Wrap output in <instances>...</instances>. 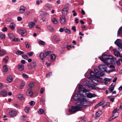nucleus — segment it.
<instances>
[{
    "label": "nucleus",
    "instance_id": "15",
    "mask_svg": "<svg viewBox=\"0 0 122 122\" xmlns=\"http://www.w3.org/2000/svg\"><path fill=\"white\" fill-rule=\"evenodd\" d=\"M16 26L15 24L13 23H11L10 25V27L12 30H14L15 29V27Z\"/></svg>",
    "mask_w": 122,
    "mask_h": 122
},
{
    "label": "nucleus",
    "instance_id": "51",
    "mask_svg": "<svg viewBox=\"0 0 122 122\" xmlns=\"http://www.w3.org/2000/svg\"><path fill=\"white\" fill-rule=\"evenodd\" d=\"M104 80L106 81H111L112 80V79L110 78H106L104 79Z\"/></svg>",
    "mask_w": 122,
    "mask_h": 122
},
{
    "label": "nucleus",
    "instance_id": "38",
    "mask_svg": "<svg viewBox=\"0 0 122 122\" xmlns=\"http://www.w3.org/2000/svg\"><path fill=\"white\" fill-rule=\"evenodd\" d=\"M34 52L33 51H31L30 52H28L27 53V54L29 56H32L34 54Z\"/></svg>",
    "mask_w": 122,
    "mask_h": 122
},
{
    "label": "nucleus",
    "instance_id": "9",
    "mask_svg": "<svg viewBox=\"0 0 122 122\" xmlns=\"http://www.w3.org/2000/svg\"><path fill=\"white\" fill-rule=\"evenodd\" d=\"M60 23L61 24H65L66 22V19L65 16L63 15L61 16L60 18Z\"/></svg>",
    "mask_w": 122,
    "mask_h": 122
},
{
    "label": "nucleus",
    "instance_id": "6",
    "mask_svg": "<svg viewBox=\"0 0 122 122\" xmlns=\"http://www.w3.org/2000/svg\"><path fill=\"white\" fill-rule=\"evenodd\" d=\"M115 44L121 49L122 48V42L120 39H117L115 41Z\"/></svg>",
    "mask_w": 122,
    "mask_h": 122
},
{
    "label": "nucleus",
    "instance_id": "13",
    "mask_svg": "<svg viewBox=\"0 0 122 122\" xmlns=\"http://www.w3.org/2000/svg\"><path fill=\"white\" fill-rule=\"evenodd\" d=\"M7 92L5 90L1 91L0 92V94L3 97H6L7 94Z\"/></svg>",
    "mask_w": 122,
    "mask_h": 122
},
{
    "label": "nucleus",
    "instance_id": "16",
    "mask_svg": "<svg viewBox=\"0 0 122 122\" xmlns=\"http://www.w3.org/2000/svg\"><path fill=\"white\" fill-rule=\"evenodd\" d=\"M47 28L51 32H53L54 31V28L52 26L50 25H47Z\"/></svg>",
    "mask_w": 122,
    "mask_h": 122
},
{
    "label": "nucleus",
    "instance_id": "28",
    "mask_svg": "<svg viewBox=\"0 0 122 122\" xmlns=\"http://www.w3.org/2000/svg\"><path fill=\"white\" fill-rule=\"evenodd\" d=\"M114 86L115 85H113V84H112L111 85L110 87L109 88V90L111 92L114 89Z\"/></svg>",
    "mask_w": 122,
    "mask_h": 122
},
{
    "label": "nucleus",
    "instance_id": "30",
    "mask_svg": "<svg viewBox=\"0 0 122 122\" xmlns=\"http://www.w3.org/2000/svg\"><path fill=\"white\" fill-rule=\"evenodd\" d=\"M8 68L6 65L3 66V71L4 72H6L8 71Z\"/></svg>",
    "mask_w": 122,
    "mask_h": 122
},
{
    "label": "nucleus",
    "instance_id": "56",
    "mask_svg": "<svg viewBox=\"0 0 122 122\" xmlns=\"http://www.w3.org/2000/svg\"><path fill=\"white\" fill-rule=\"evenodd\" d=\"M7 30V28L6 27H5L3 29L2 31L4 32H5Z\"/></svg>",
    "mask_w": 122,
    "mask_h": 122
},
{
    "label": "nucleus",
    "instance_id": "10",
    "mask_svg": "<svg viewBox=\"0 0 122 122\" xmlns=\"http://www.w3.org/2000/svg\"><path fill=\"white\" fill-rule=\"evenodd\" d=\"M25 7L24 6H21L19 10V13L20 14H23L25 12Z\"/></svg>",
    "mask_w": 122,
    "mask_h": 122
},
{
    "label": "nucleus",
    "instance_id": "48",
    "mask_svg": "<svg viewBox=\"0 0 122 122\" xmlns=\"http://www.w3.org/2000/svg\"><path fill=\"white\" fill-rule=\"evenodd\" d=\"M32 66L34 67H35L36 66V62H33Z\"/></svg>",
    "mask_w": 122,
    "mask_h": 122
},
{
    "label": "nucleus",
    "instance_id": "35",
    "mask_svg": "<svg viewBox=\"0 0 122 122\" xmlns=\"http://www.w3.org/2000/svg\"><path fill=\"white\" fill-rule=\"evenodd\" d=\"M5 35L4 34H2L0 35V37L1 38L4 39L5 38Z\"/></svg>",
    "mask_w": 122,
    "mask_h": 122
},
{
    "label": "nucleus",
    "instance_id": "31",
    "mask_svg": "<svg viewBox=\"0 0 122 122\" xmlns=\"http://www.w3.org/2000/svg\"><path fill=\"white\" fill-rule=\"evenodd\" d=\"M24 53V52L20 51H18L16 52V54L18 55H20Z\"/></svg>",
    "mask_w": 122,
    "mask_h": 122
},
{
    "label": "nucleus",
    "instance_id": "61",
    "mask_svg": "<svg viewBox=\"0 0 122 122\" xmlns=\"http://www.w3.org/2000/svg\"><path fill=\"white\" fill-rule=\"evenodd\" d=\"M21 118V119L23 120H25L26 119L25 116H23Z\"/></svg>",
    "mask_w": 122,
    "mask_h": 122
},
{
    "label": "nucleus",
    "instance_id": "55",
    "mask_svg": "<svg viewBox=\"0 0 122 122\" xmlns=\"http://www.w3.org/2000/svg\"><path fill=\"white\" fill-rule=\"evenodd\" d=\"M63 11H65L66 13H67L68 12L67 9V8H64L63 9Z\"/></svg>",
    "mask_w": 122,
    "mask_h": 122
},
{
    "label": "nucleus",
    "instance_id": "2",
    "mask_svg": "<svg viewBox=\"0 0 122 122\" xmlns=\"http://www.w3.org/2000/svg\"><path fill=\"white\" fill-rule=\"evenodd\" d=\"M98 58L106 64L108 65L107 60L109 59H112L113 57L112 56L108 55H103L102 56V57L99 56Z\"/></svg>",
    "mask_w": 122,
    "mask_h": 122
},
{
    "label": "nucleus",
    "instance_id": "34",
    "mask_svg": "<svg viewBox=\"0 0 122 122\" xmlns=\"http://www.w3.org/2000/svg\"><path fill=\"white\" fill-rule=\"evenodd\" d=\"M117 111L115 109H114L112 112V114H114L115 116H117V113L118 114V113L117 112Z\"/></svg>",
    "mask_w": 122,
    "mask_h": 122
},
{
    "label": "nucleus",
    "instance_id": "37",
    "mask_svg": "<svg viewBox=\"0 0 122 122\" xmlns=\"http://www.w3.org/2000/svg\"><path fill=\"white\" fill-rule=\"evenodd\" d=\"M45 6L46 8H50L52 7V5L49 4H46L45 5Z\"/></svg>",
    "mask_w": 122,
    "mask_h": 122
},
{
    "label": "nucleus",
    "instance_id": "63",
    "mask_svg": "<svg viewBox=\"0 0 122 122\" xmlns=\"http://www.w3.org/2000/svg\"><path fill=\"white\" fill-rule=\"evenodd\" d=\"M42 19L43 21H46V17H43L42 18Z\"/></svg>",
    "mask_w": 122,
    "mask_h": 122
},
{
    "label": "nucleus",
    "instance_id": "27",
    "mask_svg": "<svg viewBox=\"0 0 122 122\" xmlns=\"http://www.w3.org/2000/svg\"><path fill=\"white\" fill-rule=\"evenodd\" d=\"M64 29L65 32L66 33L69 34L71 33V31L68 29L66 27H64Z\"/></svg>",
    "mask_w": 122,
    "mask_h": 122
},
{
    "label": "nucleus",
    "instance_id": "5",
    "mask_svg": "<svg viewBox=\"0 0 122 122\" xmlns=\"http://www.w3.org/2000/svg\"><path fill=\"white\" fill-rule=\"evenodd\" d=\"M46 53V55H50V58L51 60L53 61L55 59L56 56L55 54H53L52 52L51 51H47Z\"/></svg>",
    "mask_w": 122,
    "mask_h": 122
},
{
    "label": "nucleus",
    "instance_id": "17",
    "mask_svg": "<svg viewBox=\"0 0 122 122\" xmlns=\"http://www.w3.org/2000/svg\"><path fill=\"white\" fill-rule=\"evenodd\" d=\"M86 96L88 98H90L95 97L96 96V95L95 94H92L91 93H87Z\"/></svg>",
    "mask_w": 122,
    "mask_h": 122
},
{
    "label": "nucleus",
    "instance_id": "42",
    "mask_svg": "<svg viewBox=\"0 0 122 122\" xmlns=\"http://www.w3.org/2000/svg\"><path fill=\"white\" fill-rule=\"evenodd\" d=\"M25 85V83L24 82H22V83L21 84L20 88L21 89H22V88L24 87V85Z\"/></svg>",
    "mask_w": 122,
    "mask_h": 122
},
{
    "label": "nucleus",
    "instance_id": "44",
    "mask_svg": "<svg viewBox=\"0 0 122 122\" xmlns=\"http://www.w3.org/2000/svg\"><path fill=\"white\" fill-rule=\"evenodd\" d=\"M90 74L92 76H96V74L93 72L92 71H91L90 72Z\"/></svg>",
    "mask_w": 122,
    "mask_h": 122
},
{
    "label": "nucleus",
    "instance_id": "40",
    "mask_svg": "<svg viewBox=\"0 0 122 122\" xmlns=\"http://www.w3.org/2000/svg\"><path fill=\"white\" fill-rule=\"evenodd\" d=\"M29 103L31 106H33L35 104V102L33 101H31Z\"/></svg>",
    "mask_w": 122,
    "mask_h": 122
},
{
    "label": "nucleus",
    "instance_id": "57",
    "mask_svg": "<svg viewBox=\"0 0 122 122\" xmlns=\"http://www.w3.org/2000/svg\"><path fill=\"white\" fill-rule=\"evenodd\" d=\"M14 106L17 108H18L19 107V106L18 104H14Z\"/></svg>",
    "mask_w": 122,
    "mask_h": 122
},
{
    "label": "nucleus",
    "instance_id": "36",
    "mask_svg": "<svg viewBox=\"0 0 122 122\" xmlns=\"http://www.w3.org/2000/svg\"><path fill=\"white\" fill-rule=\"evenodd\" d=\"M30 107H27L25 109V111L26 113H28L30 110Z\"/></svg>",
    "mask_w": 122,
    "mask_h": 122
},
{
    "label": "nucleus",
    "instance_id": "22",
    "mask_svg": "<svg viewBox=\"0 0 122 122\" xmlns=\"http://www.w3.org/2000/svg\"><path fill=\"white\" fill-rule=\"evenodd\" d=\"M17 97L20 100H23L24 99V97L22 95L20 94H18L17 95Z\"/></svg>",
    "mask_w": 122,
    "mask_h": 122
},
{
    "label": "nucleus",
    "instance_id": "7",
    "mask_svg": "<svg viewBox=\"0 0 122 122\" xmlns=\"http://www.w3.org/2000/svg\"><path fill=\"white\" fill-rule=\"evenodd\" d=\"M99 69L102 71H106L107 67L105 65H100L98 66Z\"/></svg>",
    "mask_w": 122,
    "mask_h": 122
},
{
    "label": "nucleus",
    "instance_id": "14",
    "mask_svg": "<svg viewBox=\"0 0 122 122\" xmlns=\"http://www.w3.org/2000/svg\"><path fill=\"white\" fill-rule=\"evenodd\" d=\"M113 51L115 56L117 57H119L120 56V52L117 50L116 49H114Z\"/></svg>",
    "mask_w": 122,
    "mask_h": 122
},
{
    "label": "nucleus",
    "instance_id": "59",
    "mask_svg": "<svg viewBox=\"0 0 122 122\" xmlns=\"http://www.w3.org/2000/svg\"><path fill=\"white\" fill-rule=\"evenodd\" d=\"M76 27L75 26H73L72 27V29L74 31V32L76 31V29L75 28Z\"/></svg>",
    "mask_w": 122,
    "mask_h": 122
},
{
    "label": "nucleus",
    "instance_id": "43",
    "mask_svg": "<svg viewBox=\"0 0 122 122\" xmlns=\"http://www.w3.org/2000/svg\"><path fill=\"white\" fill-rule=\"evenodd\" d=\"M57 36L55 35H53L52 37V40L54 41H55L57 38Z\"/></svg>",
    "mask_w": 122,
    "mask_h": 122
},
{
    "label": "nucleus",
    "instance_id": "50",
    "mask_svg": "<svg viewBox=\"0 0 122 122\" xmlns=\"http://www.w3.org/2000/svg\"><path fill=\"white\" fill-rule=\"evenodd\" d=\"M22 57L25 59H27L28 58V56L26 55H23Z\"/></svg>",
    "mask_w": 122,
    "mask_h": 122
},
{
    "label": "nucleus",
    "instance_id": "53",
    "mask_svg": "<svg viewBox=\"0 0 122 122\" xmlns=\"http://www.w3.org/2000/svg\"><path fill=\"white\" fill-rule=\"evenodd\" d=\"M17 20L18 21H20L22 20V18L21 17H18L17 18Z\"/></svg>",
    "mask_w": 122,
    "mask_h": 122
},
{
    "label": "nucleus",
    "instance_id": "45",
    "mask_svg": "<svg viewBox=\"0 0 122 122\" xmlns=\"http://www.w3.org/2000/svg\"><path fill=\"white\" fill-rule=\"evenodd\" d=\"M25 45L26 47V48H29V44L28 42H25Z\"/></svg>",
    "mask_w": 122,
    "mask_h": 122
},
{
    "label": "nucleus",
    "instance_id": "52",
    "mask_svg": "<svg viewBox=\"0 0 122 122\" xmlns=\"http://www.w3.org/2000/svg\"><path fill=\"white\" fill-rule=\"evenodd\" d=\"M72 12L73 13V15L74 16H76L77 15V13L75 12V10H73L72 11Z\"/></svg>",
    "mask_w": 122,
    "mask_h": 122
},
{
    "label": "nucleus",
    "instance_id": "58",
    "mask_svg": "<svg viewBox=\"0 0 122 122\" xmlns=\"http://www.w3.org/2000/svg\"><path fill=\"white\" fill-rule=\"evenodd\" d=\"M95 71L96 72L97 74L98 75L99 74V71L97 69H95Z\"/></svg>",
    "mask_w": 122,
    "mask_h": 122
},
{
    "label": "nucleus",
    "instance_id": "20",
    "mask_svg": "<svg viewBox=\"0 0 122 122\" xmlns=\"http://www.w3.org/2000/svg\"><path fill=\"white\" fill-rule=\"evenodd\" d=\"M18 69L20 71H23L24 69V66L22 64L19 65L18 66Z\"/></svg>",
    "mask_w": 122,
    "mask_h": 122
},
{
    "label": "nucleus",
    "instance_id": "29",
    "mask_svg": "<svg viewBox=\"0 0 122 122\" xmlns=\"http://www.w3.org/2000/svg\"><path fill=\"white\" fill-rule=\"evenodd\" d=\"M38 43L40 45H44L46 44L45 42L44 41L40 40L39 41Z\"/></svg>",
    "mask_w": 122,
    "mask_h": 122
},
{
    "label": "nucleus",
    "instance_id": "49",
    "mask_svg": "<svg viewBox=\"0 0 122 122\" xmlns=\"http://www.w3.org/2000/svg\"><path fill=\"white\" fill-rule=\"evenodd\" d=\"M98 103L100 106H101L104 104V102L103 101H102L101 102H100Z\"/></svg>",
    "mask_w": 122,
    "mask_h": 122
},
{
    "label": "nucleus",
    "instance_id": "46",
    "mask_svg": "<svg viewBox=\"0 0 122 122\" xmlns=\"http://www.w3.org/2000/svg\"><path fill=\"white\" fill-rule=\"evenodd\" d=\"M12 41H20V39L15 38L13 39Z\"/></svg>",
    "mask_w": 122,
    "mask_h": 122
},
{
    "label": "nucleus",
    "instance_id": "26",
    "mask_svg": "<svg viewBox=\"0 0 122 122\" xmlns=\"http://www.w3.org/2000/svg\"><path fill=\"white\" fill-rule=\"evenodd\" d=\"M102 114V112L100 111H98L96 113L95 115V117L96 118V117H98L100 116L101 114Z\"/></svg>",
    "mask_w": 122,
    "mask_h": 122
},
{
    "label": "nucleus",
    "instance_id": "23",
    "mask_svg": "<svg viewBox=\"0 0 122 122\" xmlns=\"http://www.w3.org/2000/svg\"><path fill=\"white\" fill-rule=\"evenodd\" d=\"M9 58L8 56H7L3 58V61L5 63H6L8 62Z\"/></svg>",
    "mask_w": 122,
    "mask_h": 122
},
{
    "label": "nucleus",
    "instance_id": "54",
    "mask_svg": "<svg viewBox=\"0 0 122 122\" xmlns=\"http://www.w3.org/2000/svg\"><path fill=\"white\" fill-rule=\"evenodd\" d=\"M52 74L51 72H50L48 74H47L46 75V76L48 77H49Z\"/></svg>",
    "mask_w": 122,
    "mask_h": 122
},
{
    "label": "nucleus",
    "instance_id": "1",
    "mask_svg": "<svg viewBox=\"0 0 122 122\" xmlns=\"http://www.w3.org/2000/svg\"><path fill=\"white\" fill-rule=\"evenodd\" d=\"M73 99L75 101L80 100L77 103V106H72V109L69 110L70 112H75L81 110L83 106H87V100L85 98L84 94H75L73 97Z\"/></svg>",
    "mask_w": 122,
    "mask_h": 122
},
{
    "label": "nucleus",
    "instance_id": "60",
    "mask_svg": "<svg viewBox=\"0 0 122 122\" xmlns=\"http://www.w3.org/2000/svg\"><path fill=\"white\" fill-rule=\"evenodd\" d=\"M3 85L2 83H0V89L3 88Z\"/></svg>",
    "mask_w": 122,
    "mask_h": 122
},
{
    "label": "nucleus",
    "instance_id": "33",
    "mask_svg": "<svg viewBox=\"0 0 122 122\" xmlns=\"http://www.w3.org/2000/svg\"><path fill=\"white\" fill-rule=\"evenodd\" d=\"M34 83L33 82H31L30 84L29 85V86L30 87V88H31L34 86Z\"/></svg>",
    "mask_w": 122,
    "mask_h": 122
},
{
    "label": "nucleus",
    "instance_id": "62",
    "mask_svg": "<svg viewBox=\"0 0 122 122\" xmlns=\"http://www.w3.org/2000/svg\"><path fill=\"white\" fill-rule=\"evenodd\" d=\"M90 88L91 89H95V86H90Z\"/></svg>",
    "mask_w": 122,
    "mask_h": 122
},
{
    "label": "nucleus",
    "instance_id": "64",
    "mask_svg": "<svg viewBox=\"0 0 122 122\" xmlns=\"http://www.w3.org/2000/svg\"><path fill=\"white\" fill-rule=\"evenodd\" d=\"M64 29L62 28H60L59 30V31L61 32H62L63 31Z\"/></svg>",
    "mask_w": 122,
    "mask_h": 122
},
{
    "label": "nucleus",
    "instance_id": "39",
    "mask_svg": "<svg viewBox=\"0 0 122 122\" xmlns=\"http://www.w3.org/2000/svg\"><path fill=\"white\" fill-rule=\"evenodd\" d=\"M44 112V110L43 109H40L38 111V113L40 114H43Z\"/></svg>",
    "mask_w": 122,
    "mask_h": 122
},
{
    "label": "nucleus",
    "instance_id": "18",
    "mask_svg": "<svg viewBox=\"0 0 122 122\" xmlns=\"http://www.w3.org/2000/svg\"><path fill=\"white\" fill-rule=\"evenodd\" d=\"M35 24V22H31L29 23L28 25L29 28L30 29H31L33 27Z\"/></svg>",
    "mask_w": 122,
    "mask_h": 122
},
{
    "label": "nucleus",
    "instance_id": "25",
    "mask_svg": "<svg viewBox=\"0 0 122 122\" xmlns=\"http://www.w3.org/2000/svg\"><path fill=\"white\" fill-rule=\"evenodd\" d=\"M51 20L53 23L55 24H57L58 23L57 20L55 18H53L51 19Z\"/></svg>",
    "mask_w": 122,
    "mask_h": 122
},
{
    "label": "nucleus",
    "instance_id": "11",
    "mask_svg": "<svg viewBox=\"0 0 122 122\" xmlns=\"http://www.w3.org/2000/svg\"><path fill=\"white\" fill-rule=\"evenodd\" d=\"M47 55H45L44 53L43 52H41L39 55V58L40 59L43 60L44 59L46 58Z\"/></svg>",
    "mask_w": 122,
    "mask_h": 122
},
{
    "label": "nucleus",
    "instance_id": "19",
    "mask_svg": "<svg viewBox=\"0 0 122 122\" xmlns=\"http://www.w3.org/2000/svg\"><path fill=\"white\" fill-rule=\"evenodd\" d=\"M5 54V51L3 49H1L0 47V56H2Z\"/></svg>",
    "mask_w": 122,
    "mask_h": 122
},
{
    "label": "nucleus",
    "instance_id": "41",
    "mask_svg": "<svg viewBox=\"0 0 122 122\" xmlns=\"http://www.w3.org/2000/svg\"><path fill=\"white\" fill-rule=\"evenodd\" d=\"M8 36L9 37V38L11 39L14 36V35L11 33V34H8Z\"/></svg>",
    "mask_w": 122,
    "mask_h": 122
},
{
    "label": "nucleus",
    "instance_id": "4",
    "mask_svg": "<svg viewBox=\"0 0 122 122\" xmlns=\"http://www.w3.org/2000/svg\"><path fill=\"white\" fill-rule=\"evenodd\" d=\"M17 32L18 33H20L22 36H25L27 34L26 30L24 29H19L17 30Z\"/></svg>",
    "mask_w": 122,
    "mask_h": 122
},
{
    "label": "nucleus",
    "instance_id": "3",
    "mask_svg": "<svg viewBox=\"0 0 122 122\" xmlns=\"http://www.w3.org/2000/svg\"><path fill=\"white\" fill-rule=\"evenodd\" d=\"M78 89L80 91V93L82 94H84V95L86 94V93L87 92V90L84 88L83 86L80 85L78 87Z\"/></svg>",
    "mask_w": 122,
    "mask_h": 122
},
{
    "label": "nucleus",
    "instance_id": "21",
    "mask_svg": "<svg viewBox=\"0 0 122 122\" xmlns=\"http://www.w3.org/2000/svg\"><path fill=\"white\" fill-rule=\"evenodd\" d=\"M119 115V114L117 113V114L116 116H115L114 114H112L111 117L109 119V121H111L114 119L115 118L117 117Z\"/></svg>",
    "mask_w": 122,
    "mask_h": 122
},
{
    "label": "nucleus",
    "instance_id": "32",
    "mask_svg": "<svg viewBox=\"0 0 122 122\" xmlns=\"http://www.w3.org/2000/svg\"><path fill=\"white\" fill-rule=\"evenodd\" d=\"M122 34V26L119 29L118 31V35Z\"/></svg>",
    "mask_w": 122,
    "mask_h": 122
},
{
    "label": "nucleus",
    "instance_id": "12",
    "mask_svg": "<svg viewBox=\"0 0 122 122\" xmlns=\"http://www.w3.org/2000/svg\"><path fill=\"white\" fill-rule=\"evenodd\" d=\"M26 95L28 96H31L33 94V92H32L31 88L28 89L26 92Z\"/></svg>",
    "mask_w": 122,
    "mask_h": 122
},
{
    "label": "nucleus",
    "instance_id": "47",
    "mask_svg": "<svg viewBox=\"0 0 122 122\" xmlns=\"http://www.w3.org/2000/svg\"><path fill=\"white\" fill-rule=\"evenodd\" d=\"M22 76L23 77H25L26 78H28V76L25 73H23L22 74Z\"/></svg>",
    "mask_w": 122,
    "mask_h": 122
},
{
    "label": "nucleus",
    "instance_id": "24",
    "mask_svg": "<svg viewBox=\"0 0 122 122\" xmlns=\"http://www.w3.org/2000/svg\"><path fill=\"white\" fill-rule=\"evenodd\" d=\"M7 80L10 82L12 81V78L11 76H9L7 77Z\"/></svg>",
    "mask_w": 122,
    "mask_h": 122
},
{
    "label": "nucleus",
    "instance_id": "8",
    "mask_svg": "<svg viewBox=\"0 0 122 122\" xmlns=\"http://www.w3.org/2000/svg\"><path fill=\"white\" fill-rule=\"evenodd\" d=\"M17 114V112L14 110H11L9 112V115L11 117L16 116Z\"/></svg>",
    "mask_w": 122,
    "mask_h": 122
}]
</instances>
